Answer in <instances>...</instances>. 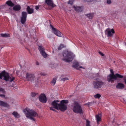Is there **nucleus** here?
I'll use <instances>...</instances> for the list:
<instances>
[{"label":"nucleus","mask_w":126,"mask_h":126,"mask_svg":"<svg viewBox=\"0 0 126 126\" xmlns=\"http://www.w3.org/2000/svg\"><path fill=\"white\" fill-rule=\"evenodd\" d=\"M26 79L27 80L33 82L36 80V78L34 74L27 73L26 77Z\"/></svg>","instance_id":"obj_9"},{"label":"nucleus","mask_w":126,"mask_h":126,"mask_svg":"<svg viewBox=\"0 0 126 126\" xmlns=\"http://www.w3.org/2000/svg\"><path fill=\"white\" fill-rule=\"evenodd\" d=\"M73 8H74L75 10L76 11L80 12L82 11L81 8L79 7H76L75 6H73Z\"/></svg>","instance_id":"obj_17"},{"label":"nucleus","mask_w":126,"mask_h":126,"mask_svg":"<svg viewBox=\"0 0 126 126\" xmlns=\"http://www.w3.org/2000/svg\"><path fill=\"white\" fill-rule=\"evenodd\" d=\"M107 2L108 4H110L111 3V1L110 0H108L107 1Z\"/></svg>","instance_id":"obj_37"},{"label":"nucleus","mask_w":126,"mask_h":126,"mask_svg":"<svg viewBox=\"0 0 126 126\" xmlns=\"http://www.w3.org/2000/svg\"><path fill=\"white\" fill-rule=\"evenodd\" d=\"M105 32H107L108 36V37L112 36L113 34L114 33H115L113 29H111L110 30L109 28H108L106 30Z\"/></svg>","instance_id":"obj_12"},{"label":"nucleus","mask_w":126,"mask_h":126,"mask_svg":"<svg viewBox=\"0 0 126 126\" xmlns=\"http://www.w3.org/2000/svg\"><path fill=\"white\" fill-rule=\"evenodd\" d=\"M39 100L42 103H45L47 101V99L44 94H41L39 96Z\"/></svg>","instance_id":"obj_10"},{"label":"nucleus","mask_w":126,"mask_h":126,"mask_svg":"<svg viewBox=\"0 0 126 126\" xmlns=\"http://www.w3.org/2000/svg\"><path fill=\"white\" fill-rule=\"evenodd\" d=\"M124 84L121 83H118L117 85L116 86V88H117L120 89L124 88Z\"/></svg>","instance_id":"obj_15"},{"label":"nucleus","mask_w":126,"mask_h":126,"mask_svg":"<svg viewBox=\"0 0 126 126\" xmlns=\"http://www.w3.org/2000/svg\"><path fill=\"white\" fill-rule=\"evenodd\" d=\"M36 94L35 93H31V95L32 97H34L36 95Z\"/></svg>","instance_id":"obj_35"},{"label":"nucleus","mask_w":126,"mask_h":126,"mask_svg":"<svg viewBox=\"0 0 126 126\" xmlns=\"http://www.w3.org/2000/svg\"><path fill=\"white\" fill-rule=\"evenodd\" d=\"M90 104V103H87V105H89Z\"/></svg>","instance_id":"obj_46"},{"label":"nucleus","mask_w":126,"mask_h":126,"mask_svg":"<svg viewBox=\"0 0 126 126\" xmlns=\"http://www.w3.org/2000/svg\"><path fill=\"white\" fill-rule=\"evenodd\" d=\"M39 7H38V6H36L35 9L37 10L39 9Z\"/></svg>","instance_id":"obj_42"},{"label":"nucleus","mask_w":126,"mask_h":126,"mask_svg":"<svg viewBox=\"0 0 126 126\" xmlns=\"http://www.w3.org/2000/svg\"><path fill=\"white\" fill-rule=\"evenodd\" d=\"M65 46L63 44H61L58 47V49L59 50H61L62 48L65 47Z\"/></svg>","instance_id":"obj_27"},{"label":"nucleus","mask_w":126,"mask_h":126,"mask_svg":"<svg viewBox=\"0 0 126 126\" xmlns=\"http://www.w3.org/2000/svg\"><path fill=\"white\" fill-rule=\"evenodd\" d=\"M74 0H69L68 2V3L72 5L74 1Z\"/></svg>","instance_id":"obj_31"},{"label":"nucleus","mask_w":126,"mask_h":126,"mask_svg":"<svg viewBox=\"0 0 126 126\" xmlns=\"http://www.w3.org/2000/svg\"><path fill=\"white\" fill-rule=\"evenodd\" d=\"M68 103V100H63L60 103L58 110L62 111H64L66 110L67 108V106L66 104Z\"/></svg>","instance_id":"obj_6"},{"label":"nucleus","mask_w":126,"mask_h":126,"mask_svg":"<svg viewBox=\"0 0 126 126\" xmlns=\"http://www.w3.org/2000/svg\"><path fill=\"white\" fill-rule=\"evenodd\" d=\"M124 82H125V84H126V79H125L124 80Z\"/></svg>","instance_id":"obj_45"},{"label":"nucleus","mask_w":126,"mask_h":126,"mask_svg":"<svg viewBox=\"0 0 126 126\" xmlns=\"http://www.w3.org/2000/svg\"><path fill=\"white\" fill-rule=\"evenodd\" d=\"M27 15V13L26 12H24V23H25V22L26 20ZM24 24L25 23H24Z\"/></svg>","instance_id":"obj_32"},{"label":"nucleus","mask_w":126,"mask_h":126,"mask_svg":"<svg viewBox=\"0 0 126 126\" xmlns=\"http://www.w3.org/2000/svg\"><path fill=\"white\" fill-rule=\"evenodd\" d=\"M57 80V78H55L53 79L51 81V83L53 85H54L55 84L56 80Z\"/></svg>","instance_id":"obj_26"},{"label":"nucleus","mask_w":126,"mask_h":126,"mask_svg":"<svg viewBox=\"0 0 126 126\" xmlns=\"http://www.w3.org/2000/svg\"><path fill=\"white\" fill-rule=\"evenodd\" d=\"M12 114L16 118H18L20 117L19 114L16 111L13 112Z\"/></svg>","instance_id":"obj_19"},{"label":"nucleus","mask_w":126,"mask_h":126,"mask_svg":"<svg viewBox=\"0 0 126 126\" xmlns=\"http://www.w3.org/2000/svg\"><path fill=\"white\" fill-rule=\"evenodd\" d=\"M60 104V102L58 100H54L51 103V105L53 107H50L49 108L50 110L54 111H56L55 109L58 110V107Z\"/></svg>","instance_id":"obj_8"},{"label":"nucleus","mask_w":126,"mask_h":126,"mask_svg":"<svg viewBox=\"0 0 126 126\" xmlns=\"http://www.w3.org/2000/svg\"><path fill=\"white\" fill-rule=\"evenodd\" d=\"M101 115L100 114H98L96 115V118L97 123L98 124V122H100L101 121Z\"/></svg>","instance_id":"obj_21"},{"label":"nucleus","mask_w":126,"mask_h":126,"mask_svg":"<svg viewBox=\"0 0 126 126\" xmlns=\"http://www.w3.org/2000/svg\"><path fill=\"white\" fill-rule=\"evenodd\" d=\"M79 65L78 62H76L74 63L73 65V67L77 69H79V68L78 67Z\"/></svg>","instance_id":"obj_22"},{"label":"nucleus","mask_w":126,"mask_h":126,"mask_svg":"<svg viewBox=\"0 0 126 126\" xmlns=\"http://www.w3.org/2000/svg\"><path fill=\"white\" fill-rule=\"evenodd\" d=\"M79 67L80 68H82L83 69H85V68H83V67L81 66H79Z\"/></svg>","instance_id":"obj_44"},{"label":"nucleus","mask_w":126,"mask_h":126,"mask_svg":"<svg viewBox=\"0 0 126 126\" xmlns=\"http://www.w3.org/2000/svg\"><path fill=\"white\" fill-rule=\"evenodd\" d=\"M0 92H1L3 94L5 93V91L2 88H0Z\"/></svg>","instance_id":"obj_33"},{"label":"nucleus","mask_w":126,"mask_h":126,"mask_svg":"<svg viewBox=\"0 0 126 126\" xmlns=\"http://www.w3.org/2000/svg\"><path fill=\"white\" fill-rule=\"evenodd\" d=\"M84 1H87V2H92V0H84Z\"/></svg>","instance_id":"obj_41"},{"label":"nucleus","mask_w":126,"mask_h":126,"mask_svg":"<svg viewBox=\"0 0 126 126\" xmlns=\"http://www.w3.org/2000/svg\"><path fill=\"white\" fill-rule=\"evenodd\" d=\"M102 56H103L104 55V54L102 52L100 51H99L98 52Z\"/></svg>","instance_id":"obj_38"},{"label":"nucleus","mask_w":126,"mask_h":126,"mask_svg":"<svg viewBox=\"0 0 126 126\" xmlns=\"http://www.w3.org/2000/svg\"><path fill=\"white\" fill-rule=\"evenodd\" d=\"M25 115L26 117L29 118L31 120L35 121V119L34 118L36 116H38V115L36 112L34 110H31L27 108L24 110Z\"/></svg>","instance_id":"obj_1"},{"label":"nucleus","mask_w":126,"mask_h":126,"mask_svg":"<svg viewBox=\"0 0 126 126\" xmlns=\"http://www.w3.org/2000/svg\"><path fill=\"white\" fill-rule=\"evenodd\" d=\"M6 4L9 6H13L14 4L12 2L10 1H8L6 2Z\"/></svg>","instance_id":"obj_23"},{"label":"nucleus","mask_w":126,"mask_h":126,"mask_svg":"<svg viewBox=\"0 0 126 126\" xmlns=\"http://www.w3.org/2000/svg\"><path fill=\"white\" fill-rule=\"evenodd\" d=\"M101 96V95L99 94H97L94 96V97L95 98L99 99Z\"/></svg>","instance_id":"obj_29"},{"label":"nucleus","mask_w":126,"mask_h":126,"mask_svg":"<svg viewBox=\"0 0 126 126\" xmlns=\"http://www.w3.org/2000/svg\"><path fill=\"white\" fill-rule=\"evenodd\" d=\"M73 110L75 113H79L82 115L83 111L80 105L78 103L75 102L73 104Z\"/></svg>","instance_id":"obj_4"},{"label":"nucleus","mask_w":126,"mask_h":126,"mask_svg":"<svg viewBox=\"0 0 126 126\" xmlns=\"http://www.w3.org/2000/svg\"><path fill=\"white\" fill-rule=\"evenodd\" d=\"M3 77V79L6 81H9L12 82L15 79V77L11 75H9V73L4 70L0 73V79H2Z\"/></svg>","instance_id":"obj_2"},{"label":"nucleus","mask_w":126,"mask_h":126,"mask_svg":"<svg viewBox=\"0 0 126 126\" xmlns=\"http://www.w3.org/2000/svg\"><path fill=\"white\" fill-rule=\"evenodd\" d=\"M87 17L89 19H92L94 16L93 14H89L86 15Z\"/></svg>","instance_id":"obj_25"},{"label":"nucleus","mask_w":126,"mask_h":126,"mask_svg":"<svg viewBox=\"0 0 126 126\" xmlns=\"http://www.w3.org/2000/svg\"><path fill=\"white\" fill-rule=\"evenodd\" d=\"M24 25H25V26L26 27V25L25 24H24Z\"/></svg>","instance_id":"obj_48"},{"label":"nucleus","mask_w":126,"mask_h":126,"mask_svg":"<svg viewBox=\"0 0 126 126\" xmlns=\"http://www.w3.org/2000/svg\"><path fill=\"white\" fill-rule=\"evenodd\" d=\"M0 106H2L4 107H8V105L6 102L0 100Z\"/></svg>","instance_id":"obj_16"},{"label":"nucleus","mask_w":126,"mask_h":126,"mask_svg":"<svg viewBox=\"0 0 126 126\" xmlns=\"http://www.w3.org/2000/svg\"><path fill=\"white\" fill-rule=\"evenodd\" d=\"M21 7L19 5H16L13 7V9L15 11H19Z\"/></svg>","instance_id":"obj_20"},{"label":"nucleus","mask_w":126,"mask_h":126,"mask_svg":"<svg viewBox=\"0 0 126 126\" xmlns=\"http://www.w3.org/2000/svg\"><path fill=\"white\" fill-rule=\"evenodd\" d=\"M36 64L37 65H39V63L38 62H36Z\"/></svg>","instance_id":"obj_43"},{"label":"nucleus","mask_w":126,"mask_h":126,"mask_svg":"<svg viewBox=\"0 0 126 126\" xmlns=\"http://www.w3.org/2000/svg\"><path fill=\"white\" fill-rule=\"evenodd\" d=\"M62 60L67 62H70L72 60L71 53L68 51H64L63 53Z\"/></svg>","instance_id":"obj_5"},{"label":"nucleus","mask_w":126,"mask_h":126,"mask_svg":"<svg viewBox=\"0 0 126 126\" xmlns=\"http://www.w3.org/2000/svg\"><path fill=\"white\" fill-rule=\"evenodd\" d=\"M95 80V81L93 82L94 88L98 89L101 88L102 85L104 84V82L98 78L96 79Z\"/></svg>","instance_id":"obj_7"},{"label":"nucleus","mask_w":126,"mask_h":126,"mask_svg":"<svg viewBox=\"0 0 126 126\" xmlns=\"http://www.w3.org/2000/svg\"><path fill=\"white\" fill-rule=\"evenodd\" d=\"M10 36L7 33H1L0 34V37H9Z\"/></svg>","instance_id":"obj_24"},{"label":"nucleus","mask_w":126,"mask_h":126,"mask_svg":"<svg viewBox=\"0 0 126 126\" xmlns=\"http://www.w3.org/2000/svg\"><path fill=\"white\" fill-rule=\"evenodd\" d=\"M110 71L111 74H110L107 77V80L109 82H114V80H117V78H123V76L117 73L115 75L113 71L112 70H110Z\"/></svg>","instance_id":"obj_3"},{"label":"nucleus","mask_w":126,"mask_h":126,"mask_svg":"<svg viewBox=\"0 0 126 126\" xmlns=\"http://www.w3.org/2000/svg\"><path fill=\"white\" fill-rule=\"evenodd\" d=\"M46 2L48 5L51 6L52 8L56 6V5L54 4L52 0H46Z\"/></svg>","instance_id":"obj_14"},{"label":"nucleus","mask_w":126,"mask_h":126,"mask_svg":"<svg viewBox=\"0 0 126 126\" xmlns=\"http://www.w3.org/2000/svg\"><path fill=\"white\" fill-rule=\"evenodd\" d=\"M38 49L41 54L44 58H45L47 57L48 55L45 52L44 47H43L39 46Z\"/></svg>","instance_id":"obj_11"},{"label":"nucleus","mask_w":126,"mask_h":126,"mask_svg":"<svg viewBox=\"0 0 126 126\" xmlns=\"http://www.w3.org/2000/svg\"><path fill=\"white\" fill-rule=\"evenodd\" d=\"M0 96L1 97H5V95L4 94H0Z\"/></svg>","instance_id":"obj_39"},{"label":"nucleus","mask_w":126,"mask_h":126,"mask_svg":"<svg viewBox=\"0 0 126 126\" xmlns=\"http://www.w3.org/2000/svg\"><path fill=\"white\" fill-rule=\"evenodd\" d=\"M86 126H91L90 124V122L88 120H86Z\"/></svg>","instance_id":"obj_30"},{"label":"nucleus","mask_w":126,"mask_h":126,"mask_svg":"<svg viewBox=\"0 0 126 126\" xmlns=\"http://www.w3.org/2000/svg\"><path fill=\"white\" fill-rule=\"evenodd\" d=\"M50 26L53 31L54 33L58 36L61 37V32L59 31L56 30L55 28L53 27L51 25H50Z\"/></svg>","instance_id":"obj_13"},{"label":"nucleus","mask_w":126,"mask_h":126,"mask_svg":"<svg viewBox=\"0 0 126 126\" xmlns=\"http://www.w3.org/2000/svg\"><path fill=\"white\" fill-rule=\"evenodd\" d=\"M21 22L22 24H24V12H22V16L21 18Z\"/></svg>","instance_id":"obj_28"},{"label":"nucleus","mask_w":126,"mask_h":126,"mask_svg":"<svg viewBox=\"0 0 126 126\" xmlns=\"http://www.w3.org/2000/svg\"><path fill=\"white\" fill-rule=\"evenodd\" d=\"M68 79H69L68 78H67L66 77V78H64L63 79H61V80L62 81H64L66 80H68Z\"/></svg>","instance_id":"obj_34"},{"label":"nucleus","mask_w":126,"mask_h":126,"mask_svg":"<svg viewBox=\"0 0 126 126\" xmlns=\"http://www.w3.org/2000/svg\"><path fill=\"white\" fill-rule=\"evenodd\" d=\"M27 10L28 13L29 14H31L33 12V9L32 8H31L29 6L27 7Z\"/></svg>","instance_id":"obj_18"},{"label":"nucleus","mask_w":126,"mask_h":126,"mask_svg":"<svg viewBox=\"0 0 126 126\" xmlns=\"http://www.w3.org/2000/svg\"><path fill=\"white\" fill-rule=\"evenodd\" d=\"M23 112H24V109H23Z\"/></svg>","instance_id":"obj_49"},{"label":"nucleus","mask_w":126,"mask_h":126,"mask_svg":"<svg viewBox=\"0 0 126 126\" xmlns=\"http://www.w3.org/2000/svg\"><path fill=\"white\" fill-rule=\"evenodd\" d=\"M95 76L96 77H99V73H97L95 74Z\"/></svg>","instance_id":"obj_40"},{"label":"nucleus","mask_w":126,"mask_h":126,"mask_svg":"<svg viewBox=\"0 0 126 126\" xmlns=\"http://www.w3.org/2000/svg\"><path fill=\"white\" fill-rule=\"evenodd\" d=\"M22 41H21V44H22Z\"/></svg>","instance_id":"obj_47"},{"label":"nucleus","mask_w":126,"mask_h":126,"mask_svg":"<svg viewBox=\"0 0 126 126\" xmlns=\"http://www.w3.org/2000/svg\"><path fill=\"white\" fill-rule=\"evenodd\" d=\"M40 74L41 76H46L47 75V74H46L45 73H41Z\"/></svg>","instance_id":"obj_36"}]
</instances>
